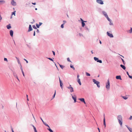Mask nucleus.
I'll use <instances>...</instances> for the list:
<instances>
[{
    "label": "nucleus",
    "mask_w": 132,
    "mask_h": 132,
    "mask_svg": "<svg viewBox=\"0 0 132 132\" xmlns=\"http://www.w3.org/2000/svg\"><path fill=\"white\" fill-rule=\"evenodd\" d=\"M93 82H94V84H96L97 86L98 87H100V86L99 85L100 82H99L96 81V80L95 79H93Z\"/></svg>",
    "instance_id": "1"
},
{
    "label": "nucleus",
    "mask_w": 132,
    "mask_h": 132,
    "mask_svg": "<svg viewBox=\"0 0 132 132\" xmlns=\"http://www.w3.org/2000/svg\"><path fill=\"white\" fill-rule=\"evenodd\" d=\"M106 88L108 90L110 89V85L109 81V80H108L107 83L106 84Z\"/></svg>",
    "instance_id": "2"
},
{
    "label": "nucleus",
    "mask_w": 132,
    "mask_h": 132,
    "mask_svg": "<svg viewBox=\"0 0 132 132\" xmlns=\"http://www.w3.org/2000/svg\"><path fill=\"white\" fill-rule=\"evenodd\" d=\"M71 86L70 85V86L67 87V88L68 89H70V92H74V90L73 89V88L72 87H71Z\"/></svg>",
    "instance_id": "3"
},
{
    "label": "nucleus",
    "mask_w": 132,
    "mask_h": 132,
    "mask_svg": "<svg viewBox=\"0 0 132 132\" xmlns=\"http://www.w3.org/2000/svg\"><path fill=\"white\" fill-rule=\"evenodd\" d=\"M71 95L72 96V98L74 100L75 103L76 102V96L75 95H72V94H71Z\"/></svg>",
    "instance_id": "4"
},
{
    "label": "nucleus",
    "mask_w": 132,
    "mask_h": 132,
    "mask_svg": "<svg viewBox=\"0 0 132 132\" xmlns=\"http://www.w3.org/2000/svg\"><path fill=\"white\" fill-rule=\"evenodd\" d=\"M97 3L101 4H103V2L102 0H96Z\"/></svg>",
    "instance_id": "5"
},
{
    "label": "nucleus",
    "mask_w": 132,
    "mask_h": 132,
    "mask_svg": "<svg viewBox=\"0 0 132 132\" xmlns=\"http://www.w3.org/2000/svg\"><path fill=\"white\" fill-rule=\"evenodd\" d=\"M59 80L60 82V86H61L62 89V88H63L62 85H63V84L62 82V81H61V79L59 77Z\"/></svg>",
    "instance_id": "6"
},
{
    "label": "nucleus",
    "mask_w": 132,
    "mask_h": 132,
    "mask_svg": "<svg viewBox=\"0 0 132 132\" xmlns=\"http://www.w3.org/2000/svg\"><path fill=\"white\" fill-rule=\"evenodd\" d=\"M117 119L118 120H122V117L120 115H119L118 116Z\"/></svg>",
    "instance_id": "7"
},
{
    "label": "nucleus",
    "mask_w": 132,
    "mask_h": 132,
    "mask_svg": "<svg viewBox=\"0 0 132 132\" xmlns=\"http://www.w3.org/2000/svg\"><path fill=\"white\" fill-rule=\"evenodd\" d=\"M107 34L110 37H113V36L112 34L108 32H107Z\"/></svg>",
    "instance_id": "8"
},
{
    "label": "nucleus",
    "mask_w": 132,
    "mask_h": 132,
    "mask_svg": "<svg viewBox=\"0 0 132 132\" xmlns=\"http://www.w3.org/2000/svg\"><path fill=\"white\" fill-rule=\"evenodd\" d=\"M11 4L13 6H15L16 5V3L14 1V0L12 1L11 2Z\"/></svg>",
    "instance_id": "9"
},
{
    "label": "nucleus",
    "mask_w": 132,
    "mask_h": 132,
    "mask_svg": "<svg viewBox=\"0 0 132 132\" xmlns=\"http://www.w3.org/2000/svg\"><path fill=\"white\" fill-rule=\"evenodd\" d=\"M32 28L31 25H29V29L28 30V32H29L31 31H32Z\"/></svg>",
    "instance_id": "10"
},
{
    "label": "nucleus",
    "mask_w": 132,
    "mask_h": 132,
    "mask_svg": "<svg viewBox=\"0 0 132 132\" xmlns=\"http://www.w3.org/2000/svg\"><path fill=\"white\" fill-rule=\"evenodd\" d=\"M81 101L83 102L85 104H86V102L85 101L84 99L83 98H79V99Z\"/></svg>",
    "instance_id": "11"
},
{
    "label": "nucleus",
    "mask_w": 132,
    "mask_h": 132,
    "mask_svg": "<svg viewBox=\"0 0 132 132\" xmlns=\"http://www.w3.org/2000/svg\"><path fill=\"white\" fill-rule=\"evenodd\" d=\"M103 124L104 125L105 128L106 127V123H105V118L104 114V119H103Z\"/></svg>",
    "instance_id": "12"
},
{
    "label": "nucleus",
    "mask_w": 132,
    "mask_h": 132,
    "mask_svg": "<svg viewBox=\"0 0 132 132\" xmlns=\"http://www.w3.org/2000/svg\"><path fill=\"white\" fill-rule=\"evenodd\" d=\"M116 79H120L121 80H122V79L121 78V76H117L116 77Z\"/></svg>",
    "instance_id": "13"
},
{
    "label": "nucleus",
    "mask_w": 132,
    "mask_h": 132,
    "mask_svg": "<svg viewBox=\"0 0 132 132\" xmlns=\"http://www.w3.org/2000/svg\"><path fill=\"white\" fill-rule=\"evenodd\" d=\"M103 13L106 17L108 16V15L104 11H103Z\"/></svg>",
    "instance_id": "14"
},
{
    "label": "nucleus",
    "mask_w": 132,
    "mask_h": 132,
    "mask_svg": "<svg viewBox=\"0 0 132 132\" xmlns=\"http://www.w3.org/2000/svg\"><path fill=\"white\" fill-rule=\"evenodd\" d=\"M10 35L12 37L13 35V31L12 30H11L10 31Z\"/></svg>",
    "instance_id": "15"
},
{
    "label": "nucleus",
    "mask_w": 132,
    "mask_h": 132,
    "mask_svg": "<svg viewBox=\"0 0 132 132\" xmlns=\"http://www.w3.org/2000/svg\"><path fill=\"white\" fill-rule=\"evenodd\" d=\"M77 82L79 83L80 85H81V83L80 81V79H78L77 80Z\"/></svg>",
    "instance_id": "16"
},
{
    "label": "nucleus",
    "mask_w": 132,
    "mask_h": 132,
    "mask_svg": "<svg viewBox=\"0 0 132 132\" xmlns=\"http://www.w3.org/2000/svg\"><path fill=\"white\" fill-rule=\"evenodd\" d=\"M120 67L122 68L124 70H125L126 69V67L125 66L122 64L120 65Z\"/></svg>",
    "instance_id": "17"
},
{
    "label": "nucleus",
    "mask_w": 132,
    "mask_h": 132,
    "mask_svg": "<svg viewBox=\"0 0 132 132\" xmlns=\"http://www.w3.org/2000/svg\"><path fill=\"white\" fill-rule=\"evenodd\" d=\"M118 121L119 124L121 126H122V120H118Z\"/></svg>",
    "instance_id": "18"
},
{
    "label": "nucleus",
    "mask_w": 132,
    "mask_h": 132,
    "mask_svg": "<svg viewBox=\"0 0 132 132\" xmlns=\"http://www.w3.org/2000/svg\"><path fill=\"white\" fill-rule=\"evenodd\" d=\"M11 27V25L10 24H9L7 26V28L8 29H10Z\"/></svg>",
    "instance_id": "19"
},
{
    "label": "nucleus",
    "mask_w": 132,
    "mask_h": 132,
    "mask_svg": "<svg viewBox=\"0 0 132 132\" xmlns=\"http://www.w3.org/2000/svg\"><path fill=\"white\" fill-rule=\"evenodd\" d=\"M32 126L34 128V129L35 132H37L36 127L33 125H32Z\"/></svg>",
    "instance_id": "20"
},
{
    "label": "nucleus",
    "mask_w": 132,
    "mask_h": 132,
    "mask_svg": "<svg viewBox=\"0 0 132 132\" xmlns=\"http://www.w3.org/2000/svg\"><path fill=\"white\" fill-rule=\"evenodd\" d=\"M5 3V1H0V4H2Z\"/></svg>",
    "instance_id": "21"
},
{
    "label": "nucleus",
    "mask_w": 132,
    "mask_h": 132,
    "mask_svg": "<svg viewBox=\"0 0 132 132\" xmlns=\"http://www.w3.org/2000/svg\"><path fill=\"white\" fill-rule=\"evenodd\" d=\"M84 22H83L82 21L81 22V23H82V27H84L85 25V23Z\"/></svg>",
    "instance_id": "22"
},
{
    "label": "nucleus",
    "mask_w": 132,
    "mask_h": 132,
    "mask_svg": "<svg viewBox=\"0 0 132 132\" xmlns=\"http://www.w3.org/2000/svg\"><path fill=\"white\" fill-rule=\"evenodd\" d=\"M16 12V11H14V12H12V14H11V16L12 15H14L15 16V13Z\"/></svg>",
    "instance_id": "23"
},
{
    "label": "nucleus",
    "mask_w": 132,
    "mask_h": 132,
    "mask_svg": "<svg viewBox=\"0 0 132 132\" xmlns=\"http://www.w3.org/2000/svg\"><path fill=\"white\" fill-rule=\"evenodd\" d=\"M86 75L87 76H90V74L89 73L87 72H86Z\"/></svg>",
    "instance_id": "24"
},
{
    "label": "nucleus",
    "mask_w": 132,
    "mask_h": 132,
    "mask_svg": "<svg viewBox=\"0 0 132 132\" xmlns=\"http://www.w3.org/2000/svg\"><path fill=\"white\" fill-rule=\"evenodd\" d=\"M106 18L107 19H108V20L110 22H111V20L108 17V16L106 17Z\"/></svg>",
    "instance_id": "25"
},
{
    "label": "nucleus",
    "mask_w": 132,
    "mask_h": 132,
    "mask_svg": "<svg viewBox=\"0 0 132 132\" xmlns=\"http://www.w3.org/2000/svg\"><path fill=\"white\" fill-rule=\"evenodd\" d=\"M59 65H60V67L62 69H63L64 68V67L63 65L59 64Z\"/></svg>",
    "instance_id": "26"
},
{
    "label": "nucleus",
    "mask_w": 132,
    "mask_h": 132,
    "mask_svg": "<svg viewBox=\"0 0 132 132\" xmlns=\"http://www.w3.org/2000/svg\"><path fill=\"white\" fill-rule=\"evenodd\" d=\"M128 128L130 132H132V129L131 128L128 127Z\"/></svg>",
    "instance_id": "27"
},
{
    "label": "nucleus",
    "mask_w": 132,
    "mask_h": 132,
    "mask_svg": "<svg viewBox=\"0 0 132 132\" xmlns=\"http://www.w3.org/2000/svg\"><path fill=\"white\" fill-rule=\"evenodd\" d=\"M94 60L96 61H97L98 60V58L96 57H94Z\"/></svg>",
    "instance_id": "28"
},
{
    "label": "nucleus",
    "mask_w": 132,
    "mask_h": 132,
    "mask_svg": "<svg viewBox=\"0 0 132 132\" xmlns=\"http://www.w3.org/2000/svg\"><path fill=\"white\" fill-rule=\"evenodd\" d=\"M47 129L50 131V132H53V130H51L50 128Z\"/></svg>",
    "instance_id": "29"
},
{
    "label": "nucleus",
    "mask_w": 132,
    "mask_h": 132,
    "mask_svg": "<svg viewBox=\"0 0 132 132\" xmlns=\"http://www.w3.org/2000/svg\"><path fill=\"white\" fill-rule=\"evenodd\" d=\"M70 67L71 68H72L74 70H75V68L73 67V65H70Z\"/></svg>",
    "instance_id": "30"
},
{
    "label": "nucleus",
    "mask_w": 132,
    "mask_h": 132,
    "mask_svg": "<svg viewBox=\"0 0 132 132\" xmlns=\"http://www.w3.org/2000/svg\"><path fill=\"white\" fill-rule=\"evenodd\" d=\"M32 27L34 29H37L36 27V26L35 25H33L32 26Z\"/></svg>",
    "instance_id": "31"
},
{
    "label": "nucleus",
    "mask_w": 132,
    "mask_h": 132,
    "mask_svg": "<svg viewBox=\"0 0 132 132\" xmlns=\"http://www.w3.org/2000/svg\"><path fill=\"white\" fill-rule=\"evenodd\" d=\"M97 62H99V63H102V61H101V60H98L97 61Z\"/></svg>",
    "instance_id": "32"
},
{
    "label": "nucleus",
    "mask_w": 132,
    "mask_h": 132,
    "mask_svg": "<svg viewBox=\"0 0 132 132\" xmlns=\"http://www.w3.org/2000/svg\"><path fill=\"white\" fill-rule=\"evenodd\" d=\"M36 27H37V28H39V26H40L39 24H37V23L36 24Z\"/></svg>",
    "instance_id": "33"
},
{
    "label": "nucleus",
    "mask_w": 132,
    "mask_h": 132,
    "mask_svg": "<svg viewBox=\"0 0 132 132\" xmlns=\"http://www.w3.org/2000/svg\"><path fill=\"white\" fill-rule=\"evenodd\" d=\"M122 97L125 100H126L128 98L127 97L125 96H123Z\"/></svg>",
    "instance_id": "34"
},
{
    "label": "nucleus",
    "mask_w": 132,
    "mask_h": 132,
    "mask_svg": "<svg viewBox=\"0 0 132 132\" xmlns=\"http://www.w3.org/2000/svg\"><path fill=\"white\" fill-rule=\"evenodd\" d=\"M15 77L18 79V80L19 81V80L18 78V76H17L16 75H15Z\"/></svg>",
    "instance_id": "35"
},
{
    "label": "nucleus",
    "mask_w": 132,
    "mask_h": 132,
    "mask_svg": "<svg viewBox=\"0 0 132 132\" xmlns=\"http://www.w3.org/2000/svg\"><path fill=\"white\" fill-rule=\"evenodd\" d=\"M67 60L68 61L71 62L69 57H68L67 58Z\"/></svg>",
    "instance_id": "36"
},
{
    "label": "nucleus",
    "mask_w": 132,
    "mask_h": 132,
    "mask_svg": "<svg viewBox=\"0 0 132 132\" xmlns=\"http://www.w3.org/2000/svg\"><path fill=\"white\" fill-rule=\"evenodd\" d=\"M121 60H122V62H123V64H125V61H124V60H123V59H122V58H121Z\"/></svg>",
    "instance_id": "37"
},
{
    "label": "nucleus",
    "mask_w": 132,
    "mask_h": 132,
    "mask_svg": "<svg viewBox=\"0 0 132 132\" xmlns=\"http://www.w3.org/2000/svg\"><path fill=\"white\" fill-rule=\"evenodd\" d=\"M64 24H61V28H63V27H64L63 25Z\"/></svg>",
    "instance_id": "38"
},
{
    "label": "nucleus",
    "mask_w": 132,
    "mask_h": 132,
    "mask_svg": "<svg viewBox=\"0 0 132 132\" xmlns=\"http://www.w3.org/2000/svg\"><path fill=\"white\" fill-rule=\"evenodd\" d=\"M55 94H56V90H55L54 94V96H53V98H54V97L55 96Z\"/></svg>",
    "instance_id": "39"
},
{
    "label": "nucleus",
    "mask_w": 132,
    "mask_h": 132,
    "mask_svg": "<svg viewBox=\"0 0 132 132\" xmlns=\"http://www.w3.org/2000/svg\"><path fill=\"white\" fill-rule=\"evenodd\" d=\"M22 74H23V76H24V72L23 71V70H22Z\"/></svg>",
    "instance_id": "40"
},
{
    "label": "nucleus",
    "mask_w": 132,
    "mask_h": 132,
    "mask_svg": "<svg viewBox=\"0 0 132 132\" xmlns=\"http://www.w3.org/2000/svg\"><path fill=\"white\" fill-rule=\"evenodd\" d=\"M4 61H6L7 62V60L6 58H4Z\"/></svg>",
    "instance_id": "41"
},
{
    "label": "nucleus",
    "mask_w": 132,
    "mask_h": 132,
    "mask_svg": "<svg viewBox=\"0 0 132 132\" xmlns=\"http://www.w3.org/2000/svg\"><path fill=\"white\" fill-rule=\"evenodd\" d=\"M24 61H26V62H27V63H28V61H27V60L26 59H24Z\"/></svg>",
    "instance_id": "42"
},
{
    "label": "nucleus",
    "mask_w": 132,
    "mask_h": 132,
    "mask_svg": "<svg viewBox=\"0 0 132 132\" xmlns=\"http://www.w3.org/2000/svg\"><path fill=\"white\" fill-rule=\"evenodd\" d=\"M130 32L131 33L132 32V28H131L130 29Z\"/></svg>",
    "instance_id": "43"
},
{
    "label": "nucleus",
    "mask_w": 132,
    "mask_h": 132,
    "mask_svg": "<svg viewBox=\"0 0 132 132\" xmlns=\"http://www.w3.org/2000/svg\"><path fill=\"white\" fill-rule=\"evenodd\" d=\"M2 18L1 16V15L0 14V22H1V20L2 19Z\"/></svg>",
    "instance_id": "44"
},
{
    "label": "nucleus",
    "mask_w": 132,
    "mask_h": 132,
    "mask_svg": "<svg viewBox=\"0 0 132 132\" xmlns=\"http://www.w3.org/2000/svg\"><path fill=\"white\" fill-rule=\"evenodd\" d=\"M48 59H49L51 61H53L52 59L49 58H48Z\"/></svg>",
    "instance_id": "45"
},
{
    "label": "nucleus",
    "mask_w": 132,
    "mask_h": 132,
    "mask_svg": "<svg viewBox=\"0 0 132 132\" xmlns=\"http://www.w3.org/2000/svg\"><path fill=\"white\" fill-rule=\"evenodd\" d=\"M81 19V21H82H82H83V22H86V21H84L82 19H81H81Z\"/></svg>",
    "instance_id": "46"
},
{
    "label": "nucleus",
    "mask_w": 132,
    "mask_h": 132,
    "mask_svg": "<svg viewBox=\"0 0 132 132\" xmlns=\"http://www.w3.org/2000/svg\"><path fill=\"white\" fill-rule=\"evenodd\" d=\"M44 124H45V125L46 126H48V127H49L50 128V127L47 124H45V123H44Z\"/></svg>",
    "instance_id": "47"
},
{
    "label": "nucleus",
    "mask_w": 132,
    "mask_h": 132,
    "mask_svg": "<svg viewBox=\"0 0 132 132\" xmlns=\"http://www.w3.org/2000/svg\"><path fill=\"white\" fill-rule=\"evenodd\" d=\"M130 78L132 79V76H130L129 75L128 76Z\"/></svg>",
    "instance_id": "48"
},
{
    "label": "nucleus",
    "mask_w": 132,
    "mask_h": 132,
    "mask_svg": "<svg viewBox=\"0 0 132 132\" xmlns=\"http://www.w3.org/2000/svg\"><path fill=\"white\" fill-rule=\"evenodd\" d=\"M79 75H78L77 76V78L78 79H79Z\"/></svg>",
    "instance_id": "49"
},
{
    "label": "nucleus",
    "mask_w": 132,
    "mask_h": 132,
    "mask_svg": "<svg viewBox=\"0 0 132 132\" xmlns=\"http://www.w3.org/2000/svg\"><path fill=\"white\" fill-rule=\"evenodd\" d=\"M52 52H53V55H55V52L54 51H52Z\"/></svg>",
    "instance_id": "50"
},
{
    "label": "nucleus",
    "mask_w": 132,
    "mask_h": 132,
    "mask_svg": "<svg viewBox=\"0 0 132 132\" xmlns=\"http://www.w3.org/2000/svg\"><path fill=\"white\" fill-rule=\"evenodd\" d=\"M16 58L18 60V63H19V60L18 59L17 57H16Z\"/></svg>",
    "instance_id": "51"
},
{
    "label": "nucleus",
    "mask_w": 132,
    "mask_h": 132,
    "mask_svg": "<svg viewBox=\"0 0 132 132\" xmlns=\"http://www.w3.org/2000/svg\"><path fill=\"white\" fill-rule=\"evenodd\" d=\"M129 118L130 120L131 119H132V116H131Z\"/></svg>",
    "instance_id": "52"
},
{
    "label": "nucleus",
    "mask_w": 132,
    "mask_h": 132,
    "mask_svg": "<svg viewBox=\"0 0 132 132\" xmlns=\"http://www.w3.org/2000/svg\"><path fill=\"white\" fill-rule=\"evenodd\" d=\"M42 24V23H41V22H39V26H41V25Z\"/></svg>",
    "instance_id": "53"
},
{
    "label": "nucleus",
    "mask_w": 132,
    "mask_h": 132,
    "mask_svg": "<svg viewBox=\"0 0 132 132\" xmlns=\"http://www.w3.org/2000/svg\"><path fill=\"white\" fill-rule=\"evenodd\" d=\"M79 35L80 36H82V35L81 34H80V33H79Z\"/></svg>",
    "instance_id": "54"
},
{
    "label": "nucleus",
    "mask_w": 132,
    "mask_h": 132,
    "mask_svg": "<svg viewBox=\"0 0 132 132\" xmlns=\"http://www.w3.org/2000/svg\"><path fill=\"white\" fill-rule=\"evenodd\" d=\"M63 22H64V23L63 24H64L66 23V22L65 21H63Z\"/></svg>",
    "instance_id": "55"
},
{
    "label": "nucleus",
    "mask_w": 132,
    "mask_h": 132,
    "mask_svg": "<svg viewBox=\"0 0 132 132\" xmlns=\"http://www.w3.org/2000/svg\"><path fill=\"white\" fill-rule=\"evenodd\" d=\"M35 31L34 32L33 35L34 36H35Z\"/></svg>",
    "instance_id": "56"
},
{
    "label": "nucleus",
    "mask_w": 132,
    "mask_h": 132,
    "mask_svg": "<svg viewBox=\"0 0 132 132\" xmlns=\"http://www.w3.org/2000/svg\"><path fill=\"white\" fill-rule=\"evenodd\" d=\"M11 130H12V132H14V131H13V129L12 128L11 129Z\"/></svg>",
    "instance_id": "57"
},
{
    "label": "nucleus",
    "mask_w": 132,
    "mask_h": 132,
    "mask_svg": "<svg viewBox=\"0 0 132 132\" xmlns=\"http://www.w3.org/2000/svg\"><path fill=\"white\" fill-rule=\"evenodd\" d=\"M39 32V30H38V29H37V32H38H38Z\"/></svg>",
    "instance_id": "58"
},
{
    "label": "nucleus",
    "mask_w": 132,
    "mask_h": 132,
    "mask_svg": "<svg viewBox=\"0 0 132 132\" xmlns=\"http://www.w3.org/2000/svg\"><path fill=\"white\" fill-rule=\"evenodd\" d=\"M127 74L128 75V76H129V73L128 72H127Z\"/></svg>",
    "instance_id": "59"
},
{
    "label": "nucleus",
    "mask_w": 132,
    "mask_h": 132,
    "mask_svg": "<svg viewBox=\"0 0 132 132\" xmlns=\"http://www.w3.org/2000/svg\"><path fill=\"white\" fill-rule=\"evenodd\" d=\"M32 3L33 5H35L36 4L35 3Z\"/></svg>",
    "instance_id": "60"
},
{
    "label": "nucleus",
    "mask_w": 132,
    "mask_h": 132,
    "mask_svg": "<svg viewBox=\"0 0 132 132\" xmlns=\"http://www.w3.org/2000/svg\"><path fill=\"white\" fill-rule=\"evenodd\" d=\"M41 120H42V121H43V122L44 123V121H43V120H42V119L41 118Z\"/></svg>",
    "instance_id": "61"
},
{
    "label": "nucleus",
    "mask_w": 132,
    "mask_h": 132,
    "mask_svg": "<svg viewBox=\"0 0 132 132\" xmlns=\"http://www.w3.org/2000/svg\"><path fill=\"white\" fill-rule=\"evenodd\" d=\"M110 25H112L113 24L112 23H111V22H110Z\"/></svg>",
    "instance_id": "62"
},
{
    "label": "nucleus",
    "mask_w": 132,
    "mask_h": 132,
    "mask_svg": "<svg viewBox=\"0 0 132 132\" xmlns=\"http://www.w3.org/2000/svg\"><path fill=\"white\" fill-rule=\"evenodd\" d=\"M98 130L99 132H100V131L99 128H98Z\"/></svg>",
    "instance_id": "63"
},
{
    "label": "nucleus",
    "mask_w": 132,
    "mask_h": 132,
    "mask_svg": "<svg viewBox=\"0 0 132 132\" xmlns=\"http://www.w3.org/2000/svg\"><path fill=\"white\" fill-rule=\"evenodd\" d=\"M21 71H22V70H23L21 65Z\"/></svg>",
    "instance_id": "64"
}]
</instances>
